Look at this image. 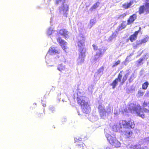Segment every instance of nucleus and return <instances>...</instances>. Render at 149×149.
I'll list each match as a JSON object with an SVG mask.
<instances>
[{
    "mask_svg": "<svg viewBox=\"0 0 149 149\" xmlns=\"http://www.w3.org/2000/svg\"><path fill=\"white\" fill-rule=\"evenodd\" d=\"M142 106L144 108L143 109H142L141 106L139 104L136 105L133 103H130L128 107V109L131 112L135 111L138 116L144 118L145 117L144 112H149V102L144 101L143 104Z\"/></svg>",
    "mask_w": 149,
    "mask_h": 149,
    "instance_id": "f257e3e1",
    "label": "nucleus"
},
{
    "mask_svg": "<svg viewBox=\"0 0 149 149\" xmlns=\"http://www.w3.org/2000/svg\"><path fill=\"white\" fill-rule=\"evenodd\" d=\"M85 38L83 36H79L78 38V41L77 44L79 48V54L78 57L79 64H81L84 62L86 56L85 53L86 52V49L83 47L85 46Z\"/></svg>",
    "mask_w": 149,
    "mask_h": 149,
    "instance_id": "f03ea898",
    "label": "nucleus"
},
{
    "mask_svg": "<svg viewBox=\"0 0 149 149\" xmlns=\"http://www.w3.org/2000/svg\"><path fill=\"white\" fill-rule=\"evenodd\" d=\"M122 125L124 128L127 129L124 131L123 134L127 139L130 138L133 134L132 131L130 130V129H133L134 127L135 124L133 120H130L128 121L123 120Z\"/></svg>",
    "mask_w": 149,
    "mask_h": 149,
    "instance_id": "7ed1b4c3",
    "label": "nucleus"
},
{
    "mask_svg": "<svg viewBox=\"0 0 149 149\" xmlns=\"http://www.w3.org/2000/svg\"><path fill=\"white\" fill-rule=\"evenodd\" d=\"M127 78V74H125L124 71L122 70L118 74L117 77L113 81L110 85L112 86L113 89H114L117 85L118 82H120V85H123L126 81Z\"/></svg>",
    "mask_w": 149,
    "mask_h": 149,
    "instance_id": "20e7f679",
    "label": "nucleus"
},
{
    "mask_svg": "<svg viewBox=\"0 0 149 149\" xmlns=\"http://www.w3.org/2000/svg\"><path fill=\"white\" fill-rule=\"evenodd\" d=\"M106 137L107 141L112 146H114L115 148H118L120 147L121 143L115 137L109 134L107 135Z\"/></svg>",
    "mask_w": 149,
    "mask_h": 149,
    "instance_id": "39448f33",
    "label": "nucleus"
},
{
    "mask_svg": "<svg viewBox=\"0 0 149 149\" xmlns=\"http://www.w3.org/2000/svg\"><path fill=\"white\" fill-rule=\"evenodd\" d=\"M106 137L107 141L112 146H114L115 148H118L120 147L121 143L115 137L109 134L107 135Z\"/></svg>",
    "mask_w": 149,
    "mask_h": 149,
    "instance_id": "423d86ee",
    "label": "nucleus"
},
{
    "mask_svg": "<svg viewBox=\"0 0 149 149\" xmlns=\"http://www.w3.org/2000/svg\"><path fill=\"white\" fill-rule=\"evenodd\" d=\"M146 3L141 5L138 8V12L140 15L146 13V14H149V0H145Z\"/></svg>",
    "mask_w": 149,
    "mask_h": 149,
    "instance_id": "0eeeda50",
    "label": "nucleus"
},
{
    "mask_svg": "<svg viewBox=\"0 0 149 149\" xmlns=\"http://www.w3.org/2000/svg\"><path fill=\"white\" fill-rule=\"evenodd\" d=\"M77 100L78 104L80 105L82 110L86 113H88V109L89 105L87 102H86L81 97H77Z\"/></svg>",
    "mask_w": 149,
    "mask_h": 149,
    "instance_id": "6e6552de",
    "label": "nucleus"
},
{
    "mask_svg": "<svg viewBox=\"0 0 149 149\" xmlns=\"http://www.w3.org/2000/svg\"><path fill=\"white\" fill-rule=\"evenodd\" d=\"M59 12L61 13H63V15L67 17V12L69 10L68 5L65 2L62 3L61 6L59 8Z\"/></svg>",
    "mask_w": 149,
    "mask_h": 149,
    "instance_id": "1a4fd4ad",
    "label": "nucleus"
},
{
    "mask_svg": "<svg viewBox=\"0 0 149 149\" xmlns=\"http://www.w3.org/2000/svg\"><path fill=\"white\" fill-rule=\"evenodd\" d=\"M149 40V36H147L139 41H137L136 44L133 46V47L134 49L137 48L139 46L141 45L142 44H145Z\"/></svg>",
    "mask_w": 149,
    "mask_h": 149,
    "instance_id": "9d476101",
    "label": "nucleus"
},
{
    "mask_svg": "<svg viewBox=\"0 0 149 149\" xmlns=\"http://www.w3.org/2000/svg\"><path fill=\"white\" fill-rule=\"evenodd\" d=\"M56 40L63 49L65 52H66L65 49L67 48V42L63 39L62 38L60 37H58L56 39Z\"/></svg>",
    "mask_w": 149,
    "mask_h": 149,
    "instance_id": "9b49d317",
    "label": "nucleus"
},
{
    "mask_svg": "<svg viewBox=\"0 0 149 149\" xmlns=\"http://www.w3.org/2000/svg\"><path fill=\"white\" fill-rule=\"evenodd\" d=\"M58 33L63 36L66 39L69 37V32L66 29H60L58 32Z\"/></svg>",
    "mask_w": 149,
    "mask_h": 149,
    "instance_id": "f8f14e48",
    "label": "nucleus"
},
{
    "mask_svg": "<svg viewBox=\"0 0 149 149\" xmlns=\"http://www.w3.org/2000/svg\"><path fill=\"white\" fill-rule=\"evenodd\" d=\"M141 27H140L138 31H135L133 34L131 35L130 36L129 39L131 42H133L136 39L138 34L141 30Z\"/></svg>",
    "mask_w": 149,
    "mask_h": 149,
    "instance_id": "ddd939ff",
    "label": "nucleus"
},
{
    "mask_svg": "<svg viewBox=\"0 0 149 149\" xmlns=\"http://www.w3.org/2000/svg\"><path fill=\"white\" fill-rule=\"evenodd\" d=\"M61 50L58 49L54 47H51L49 49L48 52L50 55L59 54L60 53Z\"/></svg>",
    "mask_w": 149,
    "mask_h": 149,
    "instance_id": "4468645a",
    "label": "nucleus"
},
{
    "mask_svg": "<svg viewBox=\"0 0 149 149\" xmlns=\"http://www.w3.org/2000/svg\"><path fill=\"white\" fill-rule=\"evenodd\" d=\"M98 50L99 52H97L95 55L94 60L96 61L98 58L102 55L106 50L105 49H99Z\"/></svg>",
    "mask_w": 149,
    "mask_h": 149,
    "instance_id": "2eb2a0df",
    "label": "nucleus"
},
{
    "mask_svg": "<svg viewBox=\"0 0 149 149\" xmlns=\"http://www.w3.org/2000/svg\"><path fill=\"white\" fill-rule=\"evenodd\" d=\"M137 15L136 14H134L130 15L127 20V24L130 25L133 23L137 18Z\"/></svg>",
    "mask_w": 149,
    "mask_h": 149,
    "instance_id": "dca6fc26",
    "label": "nucleus"
},
{
    "mask_svg": "<svg viewBox=\"0 0 149 149\" xmlns=\"http://www.w3.org/2000/svg\"><path fill=\"white\" fill-rule=\"evenodd\" d=\"M75 143L76 144V146L78 148L81 149H84L83 145H84V144L82 141L76 139H75Z\"/></svg>",
    "mask_w": 149,
    "mask_h": 149,
    "instance_id": "f3484780",
    "label": "nucleus"
},
{
    "mask_svg": "<svg viewBox=\"0 0 149 149\" xmlns=\"http://www.w3.org/2000/svg\"><path fill=\"white\" fill-rule=\"evenodd\" d=\"M133 3V1H130L129 2L125 3L123 4L122 7L125 9H127L131 7Z\"/></svg>",
    "mask_w": 149,
    "mask_h": 149,
    "instance_id": "a211bd4d",
    "label": "nucleus"
},
{
    "mask_svg": "<svg viewBox=\"0 0 149 149\" xmlns=\"http://www.w3.org/2000/svg\"><path fill=\"white\" fill-rule=\"evenodd\" d=\"M100 3L97 1L90 8V10L92 11L93 10L97 8L98 7Z\"/></svg>",
    "mask_w": 149,
    "mask_h": 149,
    "instance_id": "6ab92c4d",
    "label": "nucleus"
},
{
    "mask_svg": "<svg viewBox=\"0 0 149 149\" xmlns=\"http://www.w3.org/2000/svg\"><path fill=\"white\" fill-rule=\"evenodd\" d=\"M126 26V22L125 21H123L121 24L119 26L118 30H121L125 28Z\"/></svg>",
    "mask_w": 149,
    "mask_h": 149,
    "instance_id": "aec40b11",
    "label": "nucleus"
},
{
    "mask_svg": "<svg viewBox=\"0 0 149 149\" xmlns=\"http://www.w3.org/2000/svg\"><path fill=\"white\" fill-rule=\"evenodd\" d=\"M99 113L101 117H103L106 115V110L105 109L102 108L99 110Z\"/></svg>",
    "mask_w": 149,
    "mask_h": 149,
    "instance_id": "412c9836",
    "label": "nucleus"
},
{
    "mask_svg": "<svg viewBox=\"0 0 149 149\" xmlns=\"http://www.w3.org/2000/svg\"><path fill=\"white\" fill-rule=\"evenodd\" d=\"M149 84L148 81H146L142 84V88L144 90H146Z\"/></svg>",
    "mask_w": 149,
    "mask_h": 149,
    "instance_id": "4be33fe9",
    "label": "nucleus"
},
{
    "mask_svg": "<svg viewBox=\"0 0 149 149\" xmlns=\"http://www.w3.org/2000/svg\"><path fill=\"white\" fill-rule=\"evenodd\" d=\"M127 14L125 13L120 14L118 15V17H117V19L123 18L124 17H126Z\"/></svg>",
    "mask_w": 149,
    "mask_h": 149,
    "instance_id": "5701e85b",
    "label": "nucleus"
},
{
    "mask_svg": "<svg viewBox=\"0 0 149 149\" xmlns=\"http://www.w3.org/2000/svg\"><path fill=\"white\" fill-rule=\"evenodd\" d=\"M61 72L63 70L65 69V67L61 64L59 65L57 68Z\"/></svg>",
    "mask_w": 149,
    "mask_h": 149,
    "instance_id": "b1692460",
    "label": "nucleus"
},
{
    "mask_svg": "<svg viewBox=\"0 0 149 149\" xmlns=\"http://www.w3.org/2000/svg\"><path fill=\"white\" fill-rule=\"evenodd\" d=\"M55 112L54 109V107H50L49 109V112L50 114L52 113H54Z\"/></svg>",
    "mask_w": 149,
    "mask_h": 149,
    "instance_id": "393cba45",
    "label": "nucleus"
},
{
    "mask_svg": "<svg viewBox=\"0 0 149 149\" xmlns=\"http://www.w3.org/2000/svg\"><path fill=\"white\" fill-rule=\"evenodd\" d=\"M120 60H118L117 61H116L114 63H113L112 66V67L113 68L117 66L120 63Z\"/></svg>",
    "mask_w": 149,
    "mask_h": 149,
    "instance_id": "a878e982",
    "label": "nucleus"
},
{
    "mask_svg": "<svg viewBox=\"0 0 149 149\" xmlns=\"http://www.w3.org/2000/svg\"><path fill=\"white\" fill-rule=\"evenodd\" d=\"M141 148H140L138 145H136L131 146V149H140Z\"/></svg>",
    "mask_w": 149,
    "mask_h": 149,
    "instance_id": "bb28decb",
    "label": "nucleus"
},
{
    "mask_svg": "<svg viewBox=\"0 0 149 149\" xmlns=\"http://www.w3.org/2000/svg\"><path fill=\"white\" fill-rule=\"evenodd\" d=\"M111 113V109L109 108L107 109L106 111V114H107V115H108L109 114H110Z\"/></svg>",
    "mask_w": 149,
    "mask_h": 149,
    "instance_id": "cd10ccee",
    "label": "nucleus"
},
{
    "mask_svg": "<svg viewBox=\"0 0 149 149\" xmlns=\"http://www.w3.org/2000/svg\"><path fill=\"white\" fill-rule=\"evenodd\" d=\"M144 94V93L141 91H138V94L140 96H143Z\"/></svg>",
    "mask_w": 149,
    "mask_h": 149,
    "instance_id": "c85d7f7f",
    "label": "nucleus"
},
{
    "mask_svg": "<svg viewBox=\"0 0 149 149\" xmlns=\"http://www.w3.org/2000/svg\"><path fill=\"white\" fill-rule=\"evenodd\" d=\"M144 60L143 58H141L137 61L138 64H140Z\"/></svg>",
    "mask_w": 149,
    "mask_h": 149,
    "instance_id": "c756f323",
    "label": "nucleus"
},
{
    "mask_svg": "<svg viewBox=\"0 0 149 149\" xmlns=\"http://www.w3.org/2000/svg\"><path fill=\"white\" fill-rule=\"evenodd\" d=\"M92 46L93 47V49L94 50H96L97 49L98 47L96 45L94 44Z\"/></svg>",
    "mask_w": 149,
    "mask_h": 149,
    "instance_id": "7c9ffc66",
    "label": "nucleus"
},
{
    "mask_svg": "<svg viewBox=\"0 0 149 149\" xmlns=\"http://www.w3.org/2000/svg\"><path fill=\"white\" fill-rule=\"evenodd\" d=\"M90 22V24L93 25L95 23V20L93 19H91Z\"/></svg>",
    "mask_w": 149,
    "mask_h": 149,
    "instance_id": "2f4dec72",
    "label": "nucleus"
},
{
    "mask_svg": "<svg viewBox=\"0 0 149 149\" xmlns=\"http://www.w3.org/2000/svg\"><path fill=\"white\" fill-rule=\"evenodd\" d=\"M145 96L147 97H149V91L146 92L145 95Z\"/></svg>",
    "mask_w": 149,
    "mask_h": 149,
    "instance_id": "473e14b6",
    "label": "nucleus"
},
{
    "mask_svg": "<svg viewBox=\"0 0 149 149\" xmlns=\"http://www.w3.org/2000/svg\"><path fill=\"white\" fill-rule=\"evenodd\" d=\"M114 127H115L116 128H118V129H117L116 130V132H118V131L120 130H119V129H118L119 127L118 126H114Z\"/></svg>",
    "mask_w": 149,
    "mask_h": 149,
    "instance_id": "72a5a7b5",
    "label": "nucleus"
},
{
    "mask_svg": "<svg viewBox=\"0 0 149 149\" xmlns=\"http://www.w3.org/2000/svg\"><path fill=\"white\" fill-rule=\"evenodd\" d=\"M105 149H111V148L109 147V146H107V147Z\"/></svg>",
    "mask_w": 149,
    "mask_h": 149,
    "instance_id": "f704fd0d",
    "label": "nucleus"
},
{
    "mask_svg": "<svg viewBox=\"0 0 149 149\" xmlns=\"http://www.w3.org/2000/svg\"><path fill=\"white\" fill-rule=\"evenodd\" d=\"M140 149H145V148H140Z\"/></svg>",
    "mask_w": 149,
    "mask_h": 149,
    "instance_id": "c9c22d12",
    "label": "nucleus"
},
{
    "mask_svg": "<svg viewBox=\"0 0 149 149\" xmlns=\"http://www.w3.org/2000/svg\"><path fill=\"white\" fill-rule=\"evenodd\" d=\"M45 105H46V104L44 105H43V106H44Z\"/></svg>",
    "mask_w": 149,
    "mask_h": 149,
    "instance_id": "e433bc0d",
    "label": "nucleus"
},
{
    "mask_svg": "<svg viewBox=\"0 0 149 149\" xmlns=\"http://www.w3.org/2000/svg\"><path fill=\"white\" fill-rule=\"evenodd\" d=\"M45 105H46V104L44 105H43V106H44Z\"/></svg>",
    "mask_w": 149,
    "mask_h": 149,
    "instance_id": "4c0bfd02",
    "label": "nucleus"
},
{
    "mask_svg": "<svg viewBox=\"0 0 149 149\" xmlns=\"http://www.w3.org/2000/svg\"><path fill=\"white\" fill-rule=\"evenodd\" d=\"M45 105H46V104L44 105H43V106H44Z\"/></svg>",
    "mask_w": 149,
    "mask_h": 149,
    "instance_id": "58836bf2",
    "label": "nucleus"
},
{
    "mask_svg": "<svg viewBox=\"0 0 149 149\" xmlns=\"http://www.w3.org/2000/svg\"><path fill=\"white\" fill-rule=\"evenodd\" d=\"M120 128H122V127H121V126L120 127Z\"/></svg>",
    "mask_w": 149,
    "mask_h": 149,
    "instance_id": "ea45409f",
    "label": "nucleus"
},
{
    "mask_svg": "<svg viewBox=\"0 0 149 149\" xmlns=\"http://www.w3.org/2000/svg\"><path fill=\"white\" fill-rule=\"evenodd\" d=\"M39 115V116H41V115Z\"/></svg>",
    "mask_w": 149,
    "mask_h": 149,
    "instance_id": "a19ab883",
    "label": "nucleus"
}]
</instances>
